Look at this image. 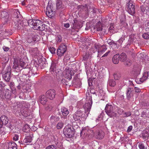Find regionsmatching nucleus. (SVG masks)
<instances>
[{
    "label": "nucleus",
    "mask_w": 149,
    "mask_h": 149,
    "mask_svg": "<svg viewBox=\"0 0 149 149\" xmlns=\"http://www.w3.org/2000/svg\"><path fill=\"white\" fill-rule=\"evenodd\" d=\"M50 119L52 123H54L58 121L60 119V118L58 117L52 116H51Z\"/></svg>",
    "instance_id": "nucleus-29"
},
{
    "label": "nucleus",
    "mask_w": 149,
    "mask_h": 149,
    "mask_svg": "<svg viewBox=\"0 0 149 149\" xmlns=\"http://www.w3.org/2000/svg\"><path fill=\"white\" fill-rule=\"evenodd\" d=\"M3 49L5 51H8L9 49L8 47L4 46L3 47Z\"/></svg>",
    "instance_id": "nucleus-60"
},
{
    "label": "nucleus",
    "mask_w": 149,
    "mask_h": 149,
    "mask_svg": "<svg viewBox=\"0 0 149 149\" xmlns=\"http://www.w3.org/2000/svg\"><path fill=\"white\" fill-rule=\"evenodd\" d=\"M144 27L146 31L149 32V22L148 21L145 22Z\"/></svg>",
    "instance_id": "nucleus-38"
},
{
    "label": "nucleus",
    "mask_w": 149,
    "mask_h": 149,
    "mask_svg": "<svg viewBox=\"0 0 149 149\" xmlns=\"http://www.w3.org/2000/svg\"><path fill=\"white\" fill-rule=\"evenodd\" d=\"M10 67H8L7 71L3 75V78L6 81H9L10 80Z\"/></svg>",
    "instance_id": "nucleus-15"
},
{
    "label": "nucleus",
    "mask_w": 149,
    "mask_h": 149,
    "mask_svg": "<svg viewBox=\"0 0 149 149\" xmlns=\"http://www.w3.org/2000/svg\"><path fill=\"white\" fill-rule=\"evenodd\" d=\"M5 129V128L2 127V126L0 127V134L4 132Z\"/></svg>",
    "instance_id": "nucleus-54"
},
{
    "label": "nucleus",
    "mask_w": 149,
    "mask_h": 149,
    "mask_svg": "<svg viewBox=\"0 0 149 149\" xmlns=\"http://www.w3.org/2000/svg\"><path fill=\"white\" fill-rule=\"evenodd\" d=\"M30 20V19L28 21H27L26 20H24L22 21H21V23L20 24L22 25L21 29H23L25 26H27V25H28L30 26L29 22Z\"/></svg>",
    "instance_id": "nucleus-24"
},
{
    "label": "nucleus",
    "mask_w": 149,
    "mask_h": 149,
    "mask_svg": "<svg viewBox=\"0 0 149 149\" xmlns=\"http://www.w3.org/2000/svg\"><path fill=\"white\" fill-rule=\"evenodd\" d=\"M114 24L113 23H111L110 24V27L108 29V31H109L110 32H113V31L114 30L113 28Z\"/></svg>",
    "instance_id": "nucleus-43"
},
{
    "label": "nucleus",
    "mask_w": 149,
    "mask_h": 149,
    "mask_svg": "<svg viewBox=\"0 0 149 149\" xmlns=\"http://www.w3.org/2000/svg\"><path fill=\"white\" fill-rule=\"evenodd\" d=\"M45 25L44 24H41V26L40 29L38 30L40 31H43L45 30Z\"/></svg>",
    "instance_id": "nucleus-48"
},
{
    "label": "nucleus",
    "mask_w": 149,
    "mask_h": 149,
    "mask_svg": "<svg viewBox=\"0 0 149 149\" xmlns=\"http://www.w3.org/2000/svg\"><path fill=\"white\" fill-rule=\"evenodd\" d=\"M138 146L140 149H144L145 148L144 144L142 143H139Z\"/></svg>",
    "instance_id": "nucleus-46"
},
{
    "label": "nucleus",
    "mask_w": 149,
    "mask_h": 149,
    "mask_svg": "<svg viewBox=\"0 0 149 149\" xmlns=\"http://www.w3.org/2000/svg\"><path fill=\"white\" fill-rule=\"evenodd\" d=\"M86 5H79L77 6V8L78 10L80 9V10H83L84 9L86 8Z\"/></svg>",
    "instance_id": "nucleus-41"
},
{
    "label": "nucleus",
    "mask_w": 149,
    "mask_h": 149,
    "mask_svg": "<svg viewBox=\"0 0 149 149\" xmlns=\"http://www.w3.org/2000/svg\"><path fill=\"white\" fill-rule=\"evenodd\" d=\"M96 138L98 139H101L103 138L104 136V134L102 132H97L96 133Z\"/></svg>",
    "instance_id": "nucleus-30"
},
{
    "label": "nucleus",
    "mask_w": 149,
    "mask_h": 149,
    "mask_svg": "<svg viewBox=\"0 0 149 149\" xmlns=\"http://www.w3.org/2000/svg\"><path fill=\"white\" fill-rule=\"evenodd\" d=\"M83 111L80 109L78 110L75 112L73 116V118L75 121H77L80 123H83L86 120V118L88 116L87 114H84Z\"/></svg>",
    "instance_id": "nucleus-1"
},
{
    "label": "nucleus",
    "mask_w": 149,
    "mask_h": 149,
    "mask_svg": "<svg viewBox=\"0 0 149 149\" xmlns=\"http://www.w3.org/2000/svg\"><path fill=\"white\" fill-rule=\"evenodd\" d=\"M114 77L115 79L116 80H118L120 78V76H118L117 74H114Z\"/></svg>",
    "instance_id": "nucleus-53"
},
{
    "label": "nucleus",
    "mask_w": 149,
    "mask_h": 149,
    "mask_svg": "<svg viewBox=\"0 0 149 149\" xmlns=\"http://www.w3.org/2000/svg\"><path fill=\"white\" fill-rule=\"evenodd\" d=\"M0 120L2 125H5L8 123V118L5 116H3L0 118Z\"/></svg>",
    "instance_id": "nucleus-20"
},
{
    "label": "nucleus",
    "mask_w": 149,
    "mask_h": 149,
    "mask_svg": "<svg viewBox=\"0 0 149 149\" xmlns=\"http://www.w3.org/2000/svg\"><path fill=\"white\" fill-rule=\"evenodd\" d=\"M102 27L103 26L102 25L101 23L100 22H97L96 26H94L93 28V29L95 30L98 31L101 30L102 31V33H103V32H104V33L103 34H107V32L106 30H105V29H103Z\"/></svg>",
    "instance_id": "nucleus-14"
},
{
    "label": "nucleus",
    "mask_w": 149,
    "mask_h": 149,
    "mask_svg": "<svg viewBox=\"0 0 149 149\" xmlns=\"http://www.w3.org/2000/svg\"><path fill=\"white\" fill-rule=\"evenodd\" d=\"M105 110L106 113L110 117L115 116L116 115V113L112 105L107 104L105 107Z\"/></svg>",
    "instance_id": "nucleus-3"
},
{
    "label": "nucleus",
    "mask_w": 149,
    "mask_h": 149,
    "mask_svg": "<svg viewBox=\"0 0 149 149\" xmlns=\"http://www.w3.org/2000/svg\"><path fill=\"white\" fill-rule=\"evenodd\" d=\"M142 37L148 38L149 37V35L147 33H144L142 35Z\"/></svg>",
    "instance_id": "nucleus-58"
},
{
    "label": "nucleus",
    "mask_w": 149,
    "mask_h": 149,
    "mask_svg": "<svg viewBox=\"0 0 149 149\" xmlns=\"http://www.w3.org/2000/svg\"><path fill=\"white\" fill-rule=\"evenodd\" d=\"M8 15V13L5 11H3L1 12V16L2 18L6 17Z\"/></svg>",
    "instance_id": "nucleus-42"
},
{
    "label": "nucleus",
    "mask_w": 149,
    "mask_h": 149,
    "mask_svg": "<svg viewBox=\"0 0 149 149\" xmlns=\"http://www.w3.org/2000/svg\"><path fill=\"white\" fill-rule=\"evenodd\" d=\"M18 136L16 134L15 135V136L13 138V140L14 141H17L18 140Z\"/></svg>",
    "instance_id": "nucleus-51"
},
{
    "label": "nucleus",
    "mask_w": 149,
    "mask_h": 149,
    "mask_svg": "<svg viewBox=\"0 0 149 149\" xmlns=\"http://www.w3.org/2000/svg\"><path fill=\"white\" fill-rule=\"evenodd\" d=\"M131 64V63L130 61H127L125 62V64L127 66H130Z\"/></svg>",
    "instance_id": "nucleus-56"
},
{
    "label": "nucleus",
    "mask_w": 149,
    "mask_h": 149,
    "mask_svg": "<svg viewBox=\"0 0 149 149\" xmlns=\"http://www.w3.org/2000/svg\"><path fill=\"white\" fill-rule=\"evenodd\" d=\"M73 127H66L63 129V133L66 137L68 138L71 137L73 136L74 134Z\"/></svg>",
    "instance_id": "nucleus-7"
},
{
    "label": "nucleus",
    "mask_w": 149,
    "mask_h": 149,
    "mask_svg": "<svg viewBox=\"0 0 149 149\" xmlns=\"http://www.w3.org/2000/svg\"><path fill=\"white\" fill-rule=\"evenodd\" d=\"M132 90L131 88H128L127 90V96L128 98H130L131 96Z\"/></svg>",
    "instance_id": "nucleus-39"
},
{
    "label": "nucleus",
    "mask_w": 149,
    "mask_h": 149,
    "mask_svg": "<svg viewBox=\"0 0 149 149\" xmlns=\"http://www.w3.org/2000/svg\"><path fill=\"white\" fill-rule=\"evenodd\" d=\"M56 65L55 63H52L50 67V71L51 72H52L53 73H54L55 72V71L56 70Z\"/></svg>",
    "instance_id": "nucleus-31"
},
{
    "label": "nucleus",
    "mask_w": 149,
    "mask_h": 149,
    "mask_svg": "<svg viewBox=\"0 0 149 149\" xmlns=\"http://www.w3.org/2000/svg\"><path fill=\"white\" fill-rule=\"evenodd\" d=\"M29 125H25L23 129V130L24 132H27L30 131V128Z\"/></svg>",
    "instance_id": "nucleus-34"
},
{
    "label": "nucleus",
    "mask_w": 149,
    "mask_h": 149,
    "mask_svg": "<svg viewBox=\"0 0 149 149\" xmlns=\"http://www.w3.org/2000/svg\"><path fill=\"white\" fill-rule=\"evenodd\" d=\"M109 84L111 87H114L116 85V82L113 79H110L109 81Z\"/></svg>",
    "instance_id": "nucleus-33"
},
{
    "label": "nucleus",
    "mask_w": 149,
    "mask_h": 149,
    "mask_svg": "<svg viewBox=\"0 0 149 149\" xmlns=\"http://www.w3.org/2000/svg\"><path fill=\"white\" fill-rule=\"evenodd\" d=\"M23 106L22 102H19L17 104V106H15L13 107V112L16 114L17 113H20L22 111V109H23L24 108Z\"/></svg>",
    "instance_id": "nucleus-12"
},
{
    "label": "nucleus",
    "mask_w": 149,
    "mask_h": 149,
    "mask_svg": "<svg viewBox=\"0 0 149 149\" xmlns=\"http://www.w3.org/2000/svg\"><path fill=\"white\" fill-rule=\"evenodd\" d=\"M63 6L62 4V1H57L56 3V7L57 9L63 8Z\"/></svg>",
    "instance_id": "nucleus-28"
},
{
    "label": "nucleus",
    "mask_w": 149,
    "mask_h": 149,
    "mask_svg": "<svg viewBox=\"0 0 149 149\" xmlns=\"http://www.w3.org/2000/svg\"><path fill=\"white\" fill-rule=\"evenodd\" d=\"M30 26L34 30H38L40 29L42 21L39 19H30L29 21Z\"/></svg>",
    "instance_id": "nucleus-2"
},
{
    "label": "nucleus",
    "mask_w": 149,
    "mask_h": 149,
    "mask_svg": "<svg viewBox=\"0 0 149 149\" xmlns=\"http://www.w3.org/2000/svg\"><path fill=\"white\" fill-rule=\"evenodd\" d=\"M61 111L63 115L64 116H67L69 113L68 109L63 107L61 108Z\"/></svg>",
    "instance_id": "nucleus-23"
},
{
    "label": "nucleus",
    "mask_w": 149,
    "mask_h": 149,
    "mask_svg": "<svg viewBox=\"0 0 149 149\" xmlns=\"http://www.w3.org/2000/svg\"><path fill=\"white\" fill-rule=\"evenodd\" d=\"M53 4L49 3L46 8V14L49 18H52L55 15V11H53Z\"/></svg>",
    "instance_id": "nucleus-8"
},
{
    "label": "nucleus",
    "mask_w": 149,
    "mask_h": 149,
    "mask_svg": "<svg viewBox=\"0 0 149 149\" xmlns=\"http://www.w3.org/2000/svg\"><path fill=\"white\" fill-rule=\"evenodd\" d=\"M49 49L50 51L52 54L55 53L56 49L54 47H50Z\"/></svg>",
    "instance_id": "nucleus-47"
},
{
    "label": "nucleus",
    "mask_w": 149,
    "mask_h": 149,
    "mask_svg": "<svg viewBox=\"0 0 149 149\" xmlns=\"http://www.w3.org/2000/svg\"><path fill=\"white\" fill-rule=\"evenodd\" d=\"M74 73V70L67 67L64 71V77L70 80L72 78V76L73 75Z\"/></svg>",
    "instance_id": "nucleus-5"
},
{
    "label": "nucleus",
    "mask_w": 149,
    "mask_h": 149,
    "mask_svg": "<svg viewBox=\"0 0 149 149\" xmlns=\"http://www.w3.org/2000/svg\"><path fill=\"white\" fill-rule=\"evenodd\" d=\"M22 115L25 117H26L29 115L30 113H29L27 109L26 108L23 111V109H22V111L20 112Z\"/></svg>",
    "instance_id": "nucleus-27"
},
{
    "label": "nucleus",
    "mask_w": 149,
    "mask_h": 149,
    "mask_svg": "<svg viewBox=\"0 0 149 149\" xmlns=\"http://www.w3.org/2000/svg\"><path fill=\"white\" fill-rule=\"evenodd\" d=\"M38 49L37 48H30L29 49L30 52L31 53V54H33L36 53V52L37 51Z\"/></svg>",
    "instance_id": "nucleus-40"
},
{
    "label": "nucleus",
    "mask_w": 149,
    "mask_h": 149,
    "mask_svg": "<svg viewBox=\"0 0 149 149\" xmlns=\"http://www.w3.org/2000/svg\"><path fill=\"white\" fill-rule=\"evenodd\" d=\"M14 83L13 82H10V84L9 86L10 88L11 89H12V88H13V86H14Z\"/></svg>",
    "instance_id": "nucleus-64"
},
{
    "label": "nucleus",
    "mask_w": 149,
    "mask_h": 149,
    "mask_svg": "<svg viewBox=\"0 0 149 149\" xmlns=\"http://www.w3.org/2000/svg\"><path fill=\"white\" fill-rule=\"evenodd\" d=\"M124 114L125 115V117H128L130 116L131 115V113L129 111L127 112H125L124 113Z\"/></svg>",
    "instance_id": "nucleus-52"
},
{
    "label": "nucleus",
    "mask_w": 149,
    "mask_h": 149,
    "mask_svg": "<svg viewBox=\"0 0 149 149\" xmlns=\"http://www.w3.org/2000/svg\"><path fill=\"white\" fill-rule=\"evenodd\" d=\"M126 9L130 15H133L135 13V6L132 1H129L127 4Z\"/></svg>",
    "instance_id": "nucleus-6"
},
{
    "label": "nucleus",
    "mask_w": 149,
    "mask_h": 149,
    "mask_svg": "<svg viewBox=\"0 0 149 149\" xmlns=\"http://www.w3.org/2000/svg\"><path fill=\"white\" fill-rule=\"evenodd\" d=\"M101 46L102 45L99 43H95L94 45V48L96 49V51H97L98 53V51H100Z\"/></svg>",
    "instance_id": "nucleus-35"
},
{
    "label": "nucleus",
    "mask_w": 149,
    "mask_h": 149,
    "mask_svg": "<svg viewBox=\"0 0 149 149\" xmlns=\"http://www.w3.org/2000/svg\"><path fill=\"white\" fill-rule=\"evenodd\" d=\"M46 94L48 98L52 100L55 97L56 95V91L53 89H51L47 91Z\"/></svg>",
    "instance_id": "nucleus-13"
},
{
    "label": "nucleus",
    "mask_w": 149,
    "mask_h": 149,
    "mask_svg": "<svg viewBox=\"0 0 149 149\" xmlns=\"http://www.w3.org/2000/svg\"><path fill=\"white\" fill-rule=\"evenodd\" d=\"M12 34V33L11 32L8 33V32H6L4 33V36H8L9 37L10 35Z\"/></svg>",
    "instance_id": "nucleus-55"
},
{
    "label": "nucleus",
    "mask_w": 149,
    "mask_h": 149,
    "mask_svg": "<svg viewBox=\"0 0 149 149\" xmlns=\"http://www.w3.org/2000/svg\"><path fill=\"white\" fill-rule=\"evenodd\" d=\"M121 23L123 25V26L125 27V28H126V27L128 25L126 23L122 21H121Z\"/></svg>",
    "instance_id": "nucleus-61"
},
{
    "label": "nucleus",
    "mask_w": 149,
    "mask_h": 149,
    "mask_svg": "<svg viewBox=\"0 0 149 149\" xmlns=\"http://www.w3.org/2000/svg\"><path fill=\"white\" fill-rule=\"evenodd\" d=\"M107 49V48L105 45H102L100 51H98L99 54H100L101 53L102 54Z\"/></svg>",
    "instance_id": "nucleus-32"
},
{
    "label": "nucleus",
    "mask_w": 149,
    "mask_h": 149,
    "mask_svg": "<svg viewBox=\"0 0 149 149\" xmlns=\"http://www.w3.org/2000/svg\"><path fill=\"white\" fill-rule=\"evenodd\" d=\"M119 56L118 54H116L113 56L112 58V61L114 64H117L119 62Z\"/></svg>",
    "instance_id": "nucleus-26"
},
{
    "label": "nucleus",
    "mask_w": 149,
    "mask_h": 149,
    "mask_svg": "<svg viewBox=\"0 0 149 149\" xmlns=\"http://www.w3.org/2000/svg\"><path fill=\"white\" fill-rule=\"evenodd\" d=\"M11 27L12 30L14 31L15 30H20L21 29L22 25L20 24L21 20L16 19H13L11 22Z\"/></svg>",
    "instance_id": "nucleus-4"
},
{
    "label": "nucleus",
    "mask_w": 149,
    "mask_h": 149,
    "mask_svg": "<svg viewBox=\"0 0 149 149\" xmlns=\"http://www.w3.org/2000/svg\"><path fill=\"white\" fill-rule=\"evenodd\" d=\"M32 137L31 136H26L23 140V143H30L32 141Z\"/></svg>",
    "instance_id": "nucleus-22"
},
{
    "label": "nucleus",
    "mask_w": 149,
    "mask_h": 149,
    "mask_svg": "<svg viewBox=\"0 0 149 149\" xmlns=\"http://www.w3.org/2000/svg\"><path fill=\"white\" fill-rule=\"evenodd\" d=\"M119 57L120 60L122 61H125L127 60V56L124 53H121Z\"/></svg>",
    "instance_id": "nucleus-25"
},
{
    "label": "nucleus",
    "mask_w": 149,
    "mask_h": 149,
    "mask_svg": "<svg viewBox=\"0 0 149 149\" xmlns=\"http://www.w3.org/2000/svg\"><path fill=\"white\" fill-rule=\"evenodd\" d=\"M118 112L119 114H122L123 113V111L122 109H120L118 110Z\"/></svg>",
    "instance_id": "nucleus-59"
},
{
    "label": "nucleus",
    "mask_w": 149,
    "mask_h": 149,
    "mask_svg": "<svg viewBox=\"0 0 149 149\" xmlns=\"http://www.w3.org/2000/svg\"><path fill=\"white\" fill-rule=\"evenodd\" d=\"M19 64L22 67L24 68L26 66V63L24 61H20Z\"/></svg>",
    "instance_id": "nucleus-49"
},
{
    "label": "nucleus",
    "mask_w": 149,
    "mask_h": 149,
    "mask_svg": "<svg viewBox=\"0 0 149 149\" xmlns=\"http://www.w3.org/2000/svg\"><path fill=\"white\" fill-rule=\"evenodd\" d=\"M39 39H38V40H37L36 38H28L27 40V42L29 43H31L33 42H37L38 41Z\"/></svg>",
    "instance_id": "nucleus-37"
},
{
    "label": "nucleus",
    "mask_w": 149,
    "mask_h": 149,
    "mask_svg": "<svg viewBox=\"0 0 149 149\" xmlns=\"http://www.w3.org/2000/svg\"><path fill=\"white\" fill-rule=\"evenodd\" d=\"M46 149H56V148L53 145H49L47 146Z\"/></svg>",
    "instance_id": "nucleus-50"
},
{
    "label": "nucleus",
    "mask_w": 149,
    "mask_h": 149,
    "mask_svg": "<svg viewBox=\"0 0 149 149\" xmlns=\"http://www.w3.org/2000/svg\"><path fill=\"white\" fill-rule=\"evenodd\" d=\"M91 23L89 22H87L86 24V27L85 29L88 30L91 28Z\"/></svg>",
    "instance_id": "nucleus-45"
},
{
    "label": "nucleus",
    "mask_w": 149,
    "mask_h": 149,
    "mask_svg": "<svg viewBox=\"0 0 149 149\" xmlns=\"http://www.w3.org/2000/svg\"><path fill=\"white\" fill-rule=\"evenodd\" d=\"M62 38H58L57 39H56V40L57 41V43H59L61 42L62 40Z\"/></svg>",
    "instance_id": "nucleus-62"
},
{
    "label": "nucleus",
    "mask_w": 149,
    "mask_h": 149,
    "mask_svg": "<svg viewBox=\"0 0 149 149\" xmlns=\"http://www.w3.org/2000/svg\"><path fill=\"white\" fill-rule=\"evenodd\" d=\"M110 52V51L109 50L107 52L104 54L102 57H105L107 56L108 54Z\"/></svg>",
    "instance_id": "nucleus-57"
},
{
    "label": "nucleus",
    "mask_w": 149,
    "mask_h": 149,
    "mask_svg": "<svg viewBox=\"0 0 149 149\" xmlns=\"http://www.w3.org/2000/svg\"><path fill=\"white\" fill-rule=\"evenodd\" d=\"M132 129V126H130L128 128L127 131L129 132L131 131Z\"/></svg>",
    "instance_id": "nucleus-63"
},
{
    "label": "nucleus",
    "mask_w": 149,
    "mask_h": 149,
    "mask_svg": "<svg viewBox=\"0 0 149 149\" xmlns=\"http://www.w3.org/2000/svg\"><path fill=\"white\" fill-rule=\"evenodd\" d=\"M67 50V46L65 45L61 44L59 47L57 51L58 56H61L63 55Z\"/></svg>",
    "instance_id": "nucleus-10"
},
{
    "label": "nucleus",
    "mask_w": 149,
    "mask_h": 149,
    "mask_svg": "<svg viewBox=\"0 0 149 149\" xmlns=\"http://www.w3.org/2000/svg\"><path fill=\"white\" fill-rule=\"evenodd\" d=\"M148 72H145L143 74V76L140 78L136 79V82L137 83L140 84L143 82L144 81L146 80L148 78Z\"/></svg>",
    "instance_id": "nucleus-17"
},
{
    "label": "nucleus",
    "mask_w": 149,
    "mask_h": 149,
    "mask_svg": "<svg viewBox=\"0 0 149 149\" xmlns=\"http://www.w3.org/2000/svg\"><path fill=\"white\" fill-rule=\"evenodd\" d=\"M73 22V26H72V29H79L81 28L82 25V23L81 22L76 19H74Z\"/></svg>",
    "instance_id": "nucleus-16"
},
{
    "label": "nucleus",
    "mask_w": 149,
    "mask_h": 149,
    "mask_svg": "<svg viewBox=\"0 0 149 149\" xmlns=\"http://www.w3.org/2000/svg\"><path fill=\"white\" fill-rule=\"evenodd\" d=\"M88 99L89 100L88 102H86L84 106V108L86 111V113L88 115L90 111L92 104L91 97V96H89L87 97V99Z\"/></svg>",
    "instance_id": "nucleus-9"
},
{
    "label": "nucleus",
    "mask_w": 149,
    "mask_h": 149,
    "mask_svg": "<svg viewBox=\"0 0 149 149\" xmlns=\"http://www.w3.org/2000/svg\"><path fill=\"white\" fill-rule=\"evenodd\" d=\"M6 149H17V145L14 142H10L6 146Z\"/></svg>",
    "instance_id": "nucleus-19"
},
{
    "label": "nucleus",
    "mask_w": 149,
    "mask_h": 149,
    "mask_svg": "<svg viewBox=\"0 0 149 149\" xmlns=\"http://www.w3.org/2000/svg\"><path fill=\"white\" fill-rule=\"evenodd\" d=\"M47 101V99L44 95H41L40 97L39 101L42 104H45Z\"/></svg>",
    "instance_id": "nucleus-21"
},
{
    "label": "nucleus",
    "mask_w": 149,
    "mask_h": 149,
    "mask_svg": "<svg viewBox=\"0 0 149 149\" xmlns=\"http://www.w3.org/2000/svg\"><path fill=\"white\" fill-rule=\"evenodd\" d=\"M64 124L62 122H58L56 125V128L58 129H60L62 128Z\"/></svg>",
    "instance_id": "nucleus-36"
},
{
    "label": "nucleus",
    "mask_w": 149,
    "mask_h": 149,
    "mask_svg": "<svg viewBox=\"0 0 149 149\" xmlns=\"http://www.w3.org/2000/svg\"><path fill=\"white\" fill-rule=\"evenodd\" d=\"M11 12L12 19H19V18L21 17V15L20 14V13L18 9H12L11 10Z\"/></svg>",
    "instance_id": "nucleus-11"
},
{
    "label": "nucleus",
    "mask_w": 149,
    "mask_h": 149,
    "mask_svg": "<svg viewBox=\"0 0 149 149\" xmlns=\"http://www.w3.org/2000/svg\"><path fill=\"white\" fill-rule=\"evenodd\" d=\"M146 7L142 5L140 7L141 11L144 13L145 12L146 13L147 11V9L146 8Z\"/></svg>",
    "instance_id": "nucleus-44"
},
{
    "label": "nucleus",
    "mask_w": 149,
    "mask_h": 149,
    "mask_svg": "<svg viewBox=\"0 0 149 149\" xmlns=\"http://www.w3.org/2000/svg\"><path fill=\"white\" fill-rule=\"evenodd\" d=\"M91 132L92 136L94 135V133L93 132V130H89L87 131L86 129H83L81 132L80 136L82 138H86L88 135L87 132Z\"/></svg>",
    "instance_id": "nucleus-18"
}]
</instances>
